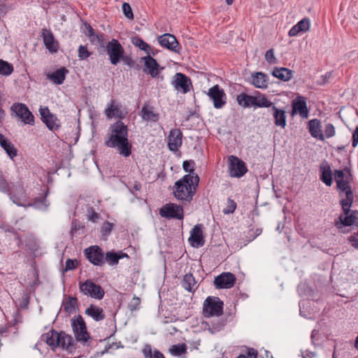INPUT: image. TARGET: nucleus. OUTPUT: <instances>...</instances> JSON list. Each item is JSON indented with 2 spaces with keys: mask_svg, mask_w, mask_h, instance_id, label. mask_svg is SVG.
I'll return each mask as SVG.
<instances>
[{
  "mask_svg": "<svg viewBox=\"0 0 358 358\" xmlns=\"http://www.w3.org/2000/svg\"><path fill=\"white\" fill-rule=\"evenodd\" d=\"M90 39L92 42H96L100 45H103V35L102 34H98L96 32Z\"/></svg>",
  "mask_w": 358,
  "mask_h": 358,
  "instance_id": "obj_58",
  "label": "nucleus"
},
{
  "mask_svg": "<svg viewBox=\"0 0 358 358\" xmlns=\"http://www.w3.org/2000/svg\"><path fill=\"white\" fill-rule=\"evenodd\" d=\"M213 101V106L217 109H220L227 103V95L223 89L218 85H215L208 90L207 93Z\"/></svg>",
  "mask_w": 358,
  "mask_h": 358,
  "instance_id": "obj_11",
  "label": "nucleus"
},
{
  "mask_svg": "<svg viewBox=\"0 0 358 358\" xmlns=\"http://www.w3.org/2000/svg\"><path fill=\"white\" fill-rule=\"evenodd\" d=\"M142 60H143L145 64L144 72L150 74L152 78H155L158 75V68L159 66L156 59L149 54L142 57Z\"/></svg>",
  "mask_w": 358,
  "mask_h": 358,
  "instance_id": "obj_23",
  "label": "nucleus"
},
{
  "mask_svg": "<svg viewBox=\"0 0 358 358\" xmlns=\"http://www.w3.org/2000/svg\"><path fill=\"white\" fill-rule=\"evenodd\" d=\"M79 290L83 294L97 300L102 299L105 295V292L103 288L99 285L94 282L92 280H86L83 282H80Z\"/></svg>",
  "mask_w": 358,
  "mask_h": 358,
  "instance_id": "obj_5",
  "label": "nucleus"
},
{
  "mask_svg": "<svg viewBox=\"0 0 358 358\" xmlns=\"http://www.w3.org/2000/svg\"><path fill=\"white\" fill-rule=\"evenodd\" d=\"M113 224L111 222H109L108 221H106L101 229V235L103 237L104 239H106L107 237L110 234L113 229Z\"/></svg>",
  "mask_w": 358,
  "mask_h": 358,
  "instance_id": "obj_47",
  "label": "nucleus"
},
{
  "mask_svg": "<svg viewBox=\"0 0 358 358\" xmlns=\"http://www.w3.org/2000/svg\"><path fill=\"white\" fill-rule=\"evenodd\" d=\"M272 76L283 81L289 80L293 72L289 69L285 67H275L271 73Z\"/></svg>",
  "mask_w": 358,
  "mask_h": 358,
  "instance_id": "obj_34",
  "label": "nucleus"
},
{
  "mask_svg": "<svg viewBox=\"0 0 358 358\" xmlns=\"http://www.w3.org/2000/svg\"><path fill=\"white\" fill-rule=\"evenodd\" d=\"M310 22L309 18L305 17L294 25L289 31V36H296L301 32H306L310 29Z\"/></svg>",
  "mask_w": 358,
  "mask_h": 358,
  "instance_id": "obj_26",
  "label": "nucleus"
},
{
  "mask_svg": "<svg viewBox=\"0 0 358 358\" xmlns=\"http://www.w3.org/2000/svg\"><path fill=\"white\" fill-rule=\"evenodd\" d=\"M39 113L41 116L42 122L45 124L50 130L54 131L59 127V125L57 122L59 121L57 117L50 113L48 107H41L39 108Z\"/></svg>",
  "mask_w": 358,
  "mask_h": 358,
  "instance_id": "obj_16",
  "label": "nucleus"
},
{
  "mask_svg": "<svg viewBox=\"0 0 358 358\" xmlns=\"http://www.w3.org/2000/svg\"><path fill=\"white\" fill-rule=\"evenodd\" d=\"M30 301V294L27 292H24L20 298L19 306L22 309L28 308Z\"/></svg>",
  "mask_w": 358,
  "mask_h": 358,
  "instance_id": "obj_48",
  "label": "nucleus"
},
{
  "mask_svg": "<svg viewBox=\"0 0 358 358\" xmlns=\"http://www.w3.org/2000/svg\"><path fill=\"white\" fill-rule=\"evenodd\" d=\"M141 115L146 122H157L159 119V114L154 110L153 107L144 105L141 111Z\"/></svg>",
  "mask_w": 358,
  "mask_h": 358,
  "instance_id": "obj_30",
  "label": "nucleus"
},
{
  "mask_svg": "<svg viewBox=\"0 0 358 358\" xmlns=\"http://www.w3.org/2000/svg\"><path fill=\"white\" fill-rule=\"evenodd\" d=\"M122 10L124 15L129 20L134 19V14L130 5L128 3H123Z\"/></svg>",
  "mask_w": 358,
  "mask_h": 358,
  "instance_id": "obj_54",
  "label": "nucleus"
},
{
  "mask_svg": "<svg viewBox=\"0 0 358 358\" xmlns=\"http://www.w3.org/2000/svg\"><path fill=\"white\" fill-rule=\"evenodd\" d=\"M203 225L198 224L191 231V235L189 241L191 242V245L193 247H201L204 245V237L203 236L202 231Z\"/></svg>",
  "mask_w": 358,
  "mask_h": 358,
  "instance_id": "obj_21",
  "label": "nucleus"
},
{
  "mask_svg": "<svg viewBox=\"0 0 358 358\" xmlns=\"http://www.w3.org/2000/svg\"><path fill=\"white\" fill-rule=\"evenodd\" d=\"M131 43L134 45L138 47L140 50L145 51L148 55L150 54V50L151 49L150 46L141 38L138 36L132 37Z\"/></svg>",
  "mask_w": 358,
  "mask_h": 358,
  "instance_id": "obj_43",
  "label": "nucleus"
},
{
  "mask_svg": "<svg viewBox=\"0 0 358 358\" xmlns=\"http://www.w3.org/2000/svg\"><path fill=\"white\" fill-rule=\"evenodd\" d=\"M236 101L243 108L255 106V96L241 93L237 96Z\"/></svg>",
  "mask_w": 358,
  "mask_h": 358,
  "instance_id": "obj_37",
  "label": "nucleus"
},
{
  "mask_svg": "<svg viewBox=\"0 0 358 358\" xmlns=\"http://www.w3.org/2000/svg\"><path fill=\"white\" fill-rule=\"evenodd\" d=\"M273 103L269 101L264 95L259 94L255 96V107L268 108L271 107Z\"/></svg>",
  "mask_w": 358,
  "mask_h": 358,
  "instance_id": "obj_44",
  "label": "nucleus"
},
{
  "mask_svg": "<svg viewBox=\"0 0 358 358\" xmlns=\"http://www.w3.org/2000/svg\"><path fill=\"white\" fill-rule=\"evenodd\" d=\"M265 59L269 64L275 63V57L274 56V53L273 50H268L266 52Z\"/></svg>",
  "mask_w": 358,
  "mask_h": 358,
  "instance_id": "obj_57",
  "label": "nucleus"
},
{
  "mask_svg": "<svg viewBox=\"0 0 358 358\" xmlns=\"http://www.w3.org/2000/svg\"><path fill=\"white\" fill-rule=\"evenodd\" d=\"M194 161H184L182 164V168L185 172H189V173L195 174L194 172Z\"/></svg>",
  "mask_w": 358,
  "mask_h": 358,
  "instance_id": "obj_55",
  "label": "nucleus"
},
{
  "mask_svg": "<svg viewBox=\"0 0 358 358\" xmlns=\"http://www.w3.org/2000/svg\"><path fill=\"white\" fill-rule=\"evenodd\" d=\"M12 183H8L3 176L0 175V191L8 193L10 191Z\"/></svg>",
  "mask_w": 358,
  "mask_h": 358,
  "instance_id": "obj_51",
  "label": "nucleus"
},
{
  "mask_svg": "<svg viewBox=\"0 0 358 358\" xmlns=\"http://www.w3.org/2000/svg\"><path fill=\"white\" fill-rule=\"evenodd\" d=\"M252 83L257 88L264 89L267 87V76L262 72L252 73L251 76Z\"/></svg>",
  "mask_w": 358,
  "mask_h": 358,
  "instance_id": "obj_33",
  "label": "nucleus"
},
{
  "mask_svg": "<svg viewBox=\"0 0 358 358\" xmlns=\"http://www.w3.org/2000/svg\"><path fill=\"white\" fill-rule=\"evenodd\" d=\"M351 174L349 173L348 176L345 175L343 170H335L334 178L336 182V187L340 192V195L343 194L348 197V194H351V196H354L353 191L350 185V179Z\"/></svg>",
  "mask_w": 358,
  "mask_h": 358,
  "instance_id": "obj_6",
  "label": "nucleus"
},
{
  "mask_svg": "<svg viewBox=\"0 0 358 358\" xmlns=\"http://www.w3.org/2000/svg\"><path fill=\"white\" fill-rule=\"evenodd\" d=\"M71 326L76 340L85 343L90 339L85 322L81 315L71 320Z\"/></svg>",
  "mask_w": 358,
  "mask_h": 358,
  "instance_id": "obj_7",
  "label": "nucleus"
},
{
  "mask_svg": "<svg viewBox=\"0 0 358 358\" xmlns=\"http://www.w3.org/2000/svg\"><path fill=\"white\" fill-rule=\"evenodd\" d=\"M331 76H332L331 71L327 72L324 75H322L320 77L319 84L324 85V84L327 83L329 81V80L331 78Z\"/></svg>",
  "mask_w": 358,
  "mask_h": 358,
  "instance_id": "obj_61",
  "label": "nucleus"
},
{
  "mask_svg": "<svg viewBox=\"0 0 358 358\" xmlns=\"http://www.w3.org/2000/svg\"><path fill=\"white\" fill-rule=\"evenodd\" d=\"M43 43L49 52L54 53L57 52L58 43L55 40L52 32L47 29H43L41 33Z\"/></svg>",
  "mask_w": 358,
  "mask_h": 358,
  "instance_id": "obj_20",
  "label": "nucleus"
},
{
  "mask_svg": "<svg viewBox=\"0 0 358 358\" xmlns=\"http://www.w3.org/2000/svg\"><path fill=\"white\" fill-rule=\"evenodd\" d=\"M14 71L13 66L6 61L0 59V75L10 76Z\"/></svg>",
  "mask_w": 358,
  "mask_h": 358,
  "instance_id": "obj_45",
  "label": "nucleus"
},
{
  "mask_svg": "<svg viewBox=\"0 0 358 358\" xmlns=\"http://www.w3.org/2000/svg\"><path fill=\"white\" fill-rule=\"evenodd\" d=\"M257 351L253 348H247L245 358H257Z\"/></svg>",
  "mask_w": 358,
  "mask_h": 358,
  "instance_id": "obj_62",
  "label": "nucleus"
},
{
  "mask_svg": "<svg viewBox=\"0 0 358 358\" xmlns=\"http://www.w3.org/2000/svg\"><path fill=\"white\" fill-rule=\"evenodd\" d=\"M354 201V196H351L350 194H348V197H345L344 199H342L340 201V205L341 206L343 215H347L352 213L353 210H350V208L353 203Z\"/></svg>",
  "mask_w": 358,
  "mask_h": 358,
  "instance_id": "obj_42",
  "label": "nucleus"
},
{
  "mask_svg": "<svg viewBox=\"0 0 358 358\" xmlns=\"http://www.w3.org/2000/svg\"><path fill=\"white\" fill-rule=\"evenodd\" d=\"M141 305V299L137 296H134L128 305V308L131 311L136 310Z\"/></svg>",
  "mask_w": 358,
  "mask_h": 358,
  "instance_id": "obj_53",
  "label": "nucleus"
},
{
  "mask_svg": "<svg viewBox=\"0 0 358 358\" xmlns=\"http://www.w3.org/2000/svg\"><path fill=\"white\" fill-rule=\"evenodd\" d=\"M10 200L18 206L29 207V198L22 181L12 183L10 191L8 192Z\"/></svg>",
  "mask_w": 358,
  "mask_h": 358,
  "instance_id": "obj_3",
  "label": "nucleus"
},
{
  "mask_svg": "<svg viewBox=\"0 0 358 358\" xmlns=\"http://www.w3.org/2000/svg\"><path fill=\"white\" fill-rule=\"evenodd\" d=\"M117 110L118 109L116 106H115L113 104H110V106L106 109L105 113L108 117H112L115 115V111Z\"/></svg>",
  "mask_w": 358,
  "mask_h": 358,
  "instance_id": "obj_59",
  "label": "nucleus"
},
{
  "mask_svg": "<svg viewBox=\"0 0 358 358\" xmlns=\"http://www.w3.org/2000/svg\"><path fill=\"white\" fill-rule=\"evenodd\" d=\"M91 52H90L87 50L86 45H80L78 48V57L81 60H84L87 59L90 55Z\"/></svg>",
  "mask_w": 358,
  "mask_h": 358,
  "instance_id": "obj_50",
  "label": "nucleus"
},
{
  "mask_svg": "<svg viewBox=\"0 0 358 358\" xmlns=\"http://www.w3.org/2000/svg\"><path fill=\"white\" fill-rule=\"evenodd\" d=\"M106 52L109 57L110 62L113 65H117L122 58L124 50L117 39H112L106 46Z\"/></svg>",
  "mask_w": 358,
  "mask_h": 358,
  "instance_id": "obj_8",
  "label": "nucleus"
},
{
  "mask_svg": "<svg viewBox=\"0 0 358 358\" xmlns=\"http://www.w3.org/2000/svg\"><path fill=\"white\" fill-rule=\"evenodd\" d=\"M292 111L293 113H299L301 117L306 118L308 117V110L304 97L299 96L296 99H294Z\"/></svg>",
  "mask_w": 358,
  "mask_h": 358,
  "instance_id": "obj_24",
  "label": "nucleus"
},
{
  "mask_svg": "<svg viewBox=\"0 0 358 358\" xmlns=\"http://www.w3.org/2000/svg\"><path fill=\"white\" fill-rule=\"evenodd\" d=\"M308 129L312 137L321 141H324V136L322 131L321 122L318 119L315 118L309 120Z\"/></svg>",
  "mask_w": 358,
  "mask_h": 358,
  "instance_id": "obj_22",
  "label": "nucleus"
},
{
  "mask_svg": "<svg viewBox=\"0 0 358 358\" xmlns=\"http://www.w3.org/2000/svg\"><path fill=\"white\" fill-rule=\"evenodd\" d=\"M121 61H122L124 64L129 66V67H133L135 64V61L131 57L124 56V55H122Z\"/></svg>",
  "mask_w": 358,
  "mask_h": 358,
  "instance_id": "obj_60",
  "label": "nucleus"
},
{
  "mask_svg": "<svg viewBox=\"0 0 358 358\" xmlns=\"http://www.w3.org/2000/svg\"><path fill=\"white\" fill-rule=\"evenodd\" d=\"M320 179L327 186L330 187L333 183V173L328 162H324L320 166Z\"/></svg>",
  "mask_w": 358,
  "mask_h": 358,
  "instance_id": "obj_25",
  "label": "nucleus"
},
{
  "mask_svg": "<svg viewBox=\"0 0 358 358\" xmlns=\"http://www.w3.org/2000/svg\"><path fill=\"white\" fill-rule=\"evenodd\" d=\"M223 313V302L219 297L208 296L204 301L203 314L206 317L220 316Z\"/></svg>",
  "mask_w": 358,
  "mask_h": 358,
  "instance_id": "obj_4",
  "label": "nucleus"
},
{
  "mask_svg": "<svg viewBox=\"0 0 358 358\" xmlns=\"http://www.w3.org/2000/svg\"><path fill=\"white\" fill-rule=\"evenodd\" d=\"M187 345L185 343L173 345L169 348V352L173 356H180L187 352Z\"/></svg>",
  "mask_w": 358,
  "mask_h": 358,
  "instance_id": "obj_46",
  "label": "nucleus"
},
{
  "mask_svg": "<svg viewBox=\"0 0 358 358\" xmlns=\"http://www.w3.org/2000/svg\"><path fill=\"white\" fill-rule=\"evenodd\" d=\"M199 182L197 174L188 173L175 182L174 196L180 201H191L195 194Z\"/></svg>",
  "mask_w": 358,
  "mask_h": 358,
  "instance_id": "obj_2",
  "label": "nucleus"
},
{
  "mask_svg": "<svg viewBox=\"0 0 358 358\" xmlns=\"http://www.w3.org/2000/svg\"><path fill=\"white\" fill-rule=\"evenodd\" d=\"M159 215L166 219L182 220L184 217V211L181 206L169 203L164 205L159 209Z\"/></svg>",
  "mask_w": 358,
  "mask_h": 358,
  "instance_id": "obj_9",
  "label": "nucleus"
},
{
  "mask_svg": "<svg viewBox=\"0 0 358 358\" xmlns=\"http://www.w3.org/2000/svg\"><path fill=\"white\" fill-rule=\"evenodd\" d=\"M86 258L94 266H102L104 264V253L97 245H92L84 251Z\"/></svg>",
  "mask_w": 358,
  "mask_h": 358,
  "instance_id": "obj_13",
  "label": "nucleus"
},
{
  "mask_svg": "<svg viewBox=\"0 0 358 358\" xmlns=\"http://www.w3.org/2000/svg\"><path fill=\"white\" fill-rule=\"evenodd\" d=\"M358 144V127H356L355 130L352 133V145L355 148Z\"/></svg>",
  "mask_w": 358,
  "mask_h": 358,
  "instance_id": "obj_64",
  "label": "nucleus"
},
{
  "mask_svg": "<svg viewBox=\"0 0 358 358\" xmlns=\"http://www.w3.org/2000/svg\"><path fill=\"white\" fill-rule=\"evenodd\" d=\"M336 134V131H335V127L334 126L331 124V123H328L325 125V128H324V138H331L333 136H334Z\"/></svg>",
  "mask_w": 358,
  "mask_h": 358,
  "instance_id": "obj_52",
  "label": "nucleus"
},
{
  "mask_svg": "<svg viewBox=\"0 0 358 358\" xmlns=\"http://www.w3.org/2000/svg\"><path fill=\"white\" fill-rule=\"evenodd\" d=\"M76 266H77V262H76V260H73V259H68L66 261L64 271H68L73 270V269L76 268Z\"/></svg>",
  "mask_w": 358,
  "mask_h": 358,
  "instance_id": "obj_56",
  "label": "nucleus"
},
{
  "mask_svg": "<svg viewBox=\"0 0 358 358\" xmlns=\"http://www.w3.org/2000/svg\"><path fill=\"white\" fill-rule=\"evenodd\" d=\"M167 138L168 147L171 151H177L182 144V133L179 129H171Z\"/></svg>",
  "mask_w": 358,
  "mask_h": 358,
  "instance_id": "obj_18",
  "label": "nucleus"
},
{
  "mask_svg": "<svg viewBox=\"0 0 358 358\" xmlns=\"http://www.w3.org/2000/svg\"><path fill=\"white\" fill-rule=\"evenodd\" d=\"M127 255L122 254V252H115L113 251L107 252L104 255V263H107L110 266L117 265L119 260Z\"/></svg>",
  "mask_w": 358,
  "mask_h": 358,
  "instance_id": "obj_38",
  "label": "nucleus"
},
{
  "mask_svg": "<svg viewBox=\"0 0 358 358\" xmlns=\"http://www.w3.org/2000/svg\"><path fill=\"white\" fill-rule=\"evenodd\" d=\"M110 134L105 144L108 148H116L118 153L125 157L131 154L132 145L128 140V129L122 121H117L110 127Z\"/></svg>",
  "mask_w": 358,
  "mask_h": 358,
  "instance_id": "obj_1",
  "label": "nucleus"
},
{
  "mask_svg": "<svg viewBox=\"0 0 358 358\" xmlns=\"http://www.w3.org/2000/svg\"><path fill=\"white\" fill-rule=\"evenodd\" d=\"M78 306V299L76 297L69 296L63 303L64 311L68 313H73L76 311Z\"/></svg>",
  "mask_w": 358,
  "mask_h": 358,
  "instance_id": "obj_40",
  "label": "nucleus"
},
{
  "mask_svg": "<svg viewBox=\"0 0 358 358\" xmlns=\"http://www.w3.org/2000/svg\"><path fill=\"white\" fill-rule=\"evenodd\" d=\"M173 84L176 90L185 94L192 87L191 79L182 73H177L174 76Z\"/></svg>",
  "mask_w": 358,
  "mask_h": 358,
  "instance_id": "obj_15",
  "label": "nucleus"
},
{
  "mask_svg": "<svg viewBox=\"0 0 358 358\" xmlns=\"http://www.w3.org/2000/svg\"><path fill=\"white\" fill-rule=\"evenodd\" d=\"M10 110L24 123L30 125L34 124V117L28 107L22 103H15L10 107Z\"/></svg>",
  "mask_w": 358,
  "mask_h": 358,
  "instance_id": "obj_10",
  "label": "nucleus"
},
{
  "mask_svg": "<svg viewBox=\"0 0 358 358\" xmlns=\"http://www.w3.org/2000/svg\"><path fill=\"white\" fill-rule=\"evenodd\" d=\"M236 282L235 275L230 272H224L214 279V285L217 289H229Z\"/></svg>",
  "mask_w": 358,
  "mask_h": 358,
  "instance_id": "obj_14",
  "label": "nucleus"
},
{
  "mask_svg": "<svg viewBox=\"0 0 358 358\" xmlns=\"http://www.w3.org/2000/svg\"><path fill=\"white\" fill-rule=\"evenodd\" d=\"M236 208V202L231 199H228L227 202V206L223 209L222 212L225 215L231 214L235 211Z\"/></svg>",
  "mask_w": 358,
  "mask_h": 358,
  "instance_id": "obj_49",
  "label": "nucleus"
},
{
  "mask_svg": "<svg viewBox=\"0 0 358 358\" xmlns=\"http://www.w3.org/2000/svg\"><path fill=\"white\" fill-rule=\"evenodd\" d=\"M69 71L65 67H62L57 71L46 74L47 78L56 85H62Z\"/></svg>",
  "mask_w": 358,
  "mask_h": 358,
  "instance_id": "obj_28",
  "label": "nucleus"
},
{
  "mask_svg": "<svg viewBox=\"0 0 358 358\" xmlns=\"http://www.w3.org/2000/svg\"><path fill=\"white\" fill-rule=\"evenodd\" d=\"M159 44L176 53H178L180 50V44L175 36L170 34H164L158 38Z\"/></svg>",
  "mask_w": 358,
  "mask_h": 358,
  "instance_id": "obj_17",
  "label": "nucleus"
},
{
  "mask_svg": "<svg viewBox=\"0 0 358 358\" xmlns=\"http://www.w3.org/2000/svg\"><path fill=\"white\" fill-rule=\"evenodd\" d=\"M143 354L145 358H165L164 355L157 349H152L150 345H146Z\"/></svg>",
  "mask_w": 358,
  "mask_h": 358,
  "instance_id": "obj_41",
  "label": "nucleus"
},
{
  "mask_svg": "<svg viewBox=\"0 0 358 358\" xmlns=\"http://www.w3.org/2000/svg\"><path fill=\"white\" fill-rule=\"evenodd\" d=\"M229 172L231 177L241 178L248 171L244 162L236 156L229 157Z\"/></svg>",
  "mask_w": 358,
  "mask_h": 358,
  "instance_id": "obj_12",
  "label": "nucleus"
},
{
  "mask_svg": "<svg viewBox=\"0 0 358 358\" xmlns=\"http://www.w3.org/2000/svg\"><path fill=\"white\" fill-rule=\"evenodd\" d=\"M181 284L182 287L189 292H194L197 289V282L193 274L190 273L183 276Z\"/></svg>",
  "mask_w": 358,
  "mask_h": 358,
  "instance_id": "obj_35",
  "label": "nucleus"
},
{
  "mask_svg": "<svg viewBox=\"0 0 358 358\" xmlns=\"http://www.w3.org/2000/svg\"><path fill=\"white\" fill-rule=\"evenodd\" d=\"M85 313L96 322H99L105 319V314L103 308L93 304H91L85 310Z\"/></svg>",
  "mask_w": 358,
  "mask_h": 358,
  "instance_id": "obj_31",
  "label": "nucleus"
},
{
  "mask_svg": "<svg viewBox=\"0 0 358 358\" xmlns=\"http://www.w3.org/2000/svg\"><path fill=\"white\" fill-rule=\"evenodd\" d=\"M49 193L48 189L44 193V196L43 197H37L35 198L33 201L29 199L30 206H32L36 209L39 210H46L48 206H49V203L48 202L46 197L48 196Z\"/></svg>",
  "mask_w": 358,
  "mask_h": 358,
  "instance_id": "obj_36",
  "label": "nucleus"
},
{
  "mask_svg": "<svg viewBox=\"0 0 358 358\" xmlns=\"http://www.w3.org/2000/svg\"><path fill=\"white\" fill-rule=\"evenodd\" d=\"M59 336L58 348L64 350H71L73 343L72 337L64 332L59 333Z\"/></svg>",
  "mask_w": 358,
  "mask_h": 358,
  "instance_id": "obj_39",
  "label": "nucleus"
},
{
  "mask_svg": "<svg viewBox=\"0 0 358 358\" xmlns=\"http://www.w3.org/2000/svg\"><path fill=\"white\" fill-rule=\"evenodd\" d=\"M0 145L11 159H13V158L17 155V150L2 134H0Z\"/></svg>",
  "mask_w": 358,
  "mask_h": 358,
  "instance_id": "obj_29",
  "label": "nucleus"
},
{
  "mask_svg": "<svg viewBox=\"0 0 358 358\" xmlns=\"http://www.w3.org/2000/svg\"><path fill=\"white\" fill-rule=\"evenodd\" d=\"M352 245L358 249V232L353 236H351L349 238Z\"/></svg>",
  "mask_w": 358,
  "mask_h": 358,
  "instance_id": "obj_63",
  "label": "nucleus"
},
{
  "mask_svg": "<svg viewBox=\"0 0 358 358\" xmlns=\"http://www.w3.org/2000/svg\"><path fill=\"white\" fill-rule=\"evenodd\" d=\"M58 339H59V332L53 329L42 336V340L45 341L52 350L58 348Z\"/></svg>",
  "mask_w": 358,
  "mask_h": 358,
  "instance_id": "obj_32",
  "label": "nucleus"
},
{
  "mask_svg": "<svg viewBox=\"0 0 358 358\" xmlns=\"http://www.w3.org/2000/svg\"><path fill=\"white\" fill-rule=\"evenodd\" d=\"M271 109L275 126L284 129L287 125L285 111L282 109L278 108L274 104L271 106Z\"/></svg>",
  "mask_w": 358,
  "mask_h": 358,
  "instance_id": "obj_27",
  "label": "nucleus"
},
{
  "mask_svg": "<svg viewBox=\"0 0 358 358\" xmlns=\"http://www.w3.org/2000/svg\"><path fill=\"white\" fill-rule=\"evenodd\" d=\"M334 224L338 229H341L343 226L358 225V210H352L347 215H340L335 220Z\"/></svg>",
  "mask_w": 358,
  "mask_h": 358,
  "instance_id": "obj_19",
  "label": "nucleus"
}]
</instances>
